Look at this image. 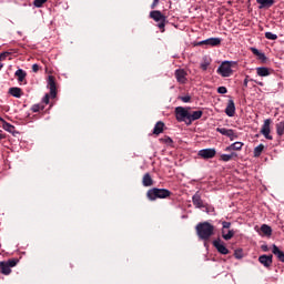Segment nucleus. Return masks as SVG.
Masks as SVG:
<instances>
[{
  "mask_svg": "<svg viewBox=\"0 0 284 284\" xmlns=\"http://www.w3.org/2000/svg\"><path fill=\"white\" fill-rule=\"evenodd\" d=\"M260 230L264 236H272V227L270 225L263 224Z\"/></svg>",
  "mask_w": 284,
  "mask_h": 284,
  "instance_id": "nucleus-28",
  "label": "nucleus"
},
{
  "mask_svg": "<svg viewBox=\"0 0 284 284\" xmlns=\"http://www.w3.org/2000/svg\"><path fill=\"white\" fill-rule=\"evenodd\" d=\"M250 50H251V52H252L255 57H257V55L261 53V51H258V49H256V48H254V47H251Z\"/></svg>",
  "mask_w": 284,
  "mask_h": 284,
  "instance_id": "nucleus-41",
  "label": "nucleus"
},
{
  "mask_svg": "<svg viewBox=\"0 0 284 284\" xmlns=\"http://www.w3.org/2000/svg\"><path fill=\"white\" fill-rule=\"evenodd\" d=\"M272 258H274L273 255H261L258 257V262L261 263V265H263L264 267H272Z\"/></svg>",
  "mask_w": 284,
  "mask_h": 284,
  "instance_id": "nucleus-16",
  "label": "nucleus"
},
{
  "mask_svg": "<svg viewBox=\"0 0 284 284\" xmlns=\"http://www.w3.org/2000/svg\"><path fill=\"white\" fill-rule=\"evenodd\" d=\"M179 99L183 101V103H190V101H192V97L190 95L180 97Z\"/></svg>",
  "mask_w": 284,
  "mask_h": 284,
  "instance_id": "nucleus-36",
  "label": "nucleus"
},
{
  "mask_svg": "<svg viewBox=\"0 0 284 284\" xmlns=\"http://www.w3.org/2000/svg\"><path fill=\"white\" fill-rule=\"evenodd\" d=\"M270 125H272V120L266 119L264 121V124L262 125L261 134H263V136H265L268 141H272V139L274 138L270 135V132H272V129L270 128Z\"/></svg>",
  "mask_w": 284,
  "mask_h": 284,
  "instance_id": "nucleus-7",
  "label": "nucleus"
},
{
  "mask_svg": "<svg viewBox=\"0 0 284 284\" xmlns=\"http://www.w3.org/2000/svg\"><path fill=\"white\" fill-rule=\"evenodd\" d=\"M150 19H153V21H156L158 28L161 30V32H165V22L168 21V18L159 10H153L150 12Z\"/></svg>",
  "mask_w": 284,
  "mask_h": 284,
  "instance_id": "nucleus-4",
  "label": "nucleus"
},
{
  "mask_svg": "<svg viewBox=\"0 0 284 284\" xmlns=\"http://www.w3.org/2000/svg\"><path fill=\"white\" fill-rule=\"evenodd\" d=\"M256 3H258V9L264 10L272 8L274 3H276L274 0H256Z\"/></svg>",
  "mask_w": 284,
  "mask_h": 284,
  "instance_id": "nucleus-17",
  "label": "nucleus"
},
{
  "mask_svg": "<svg viewBox=\"0 0 284 284\" xmlns=\"http://www.w3.org/2000/svg\"><path fill=\"white\" fill-rule=\"evenodd\" d=\"M250 81H254V83H256L257 85H261L262 88H263V85H264L263 82H258V81H256V80H254V79H251Z\"/></svg>",
  "mask_w": 284,
  "mask_h": 284,
  "instance_id": "nucleus-50",
  "label": "nucleus"
},
{
  "mask_svg": "<svg viewBox=\"0 0 284 284\" xmlns=\"http://www.w3.org/2000/svg\"><path fill=\"white\" fill-rule=\"evenodd\" d=\"M14 74L19 83H23V81H26V77H28V73L23 69H18Z\"/></svg>",
  "mask_w": 284,
  "mask_h": 284,
  "instance_id": "nucleus-25",
  "label": "nucleus"
},
{
  "mask_svg": "<svg viewBox=\"0 0 284 284\" xmlns=\"http://www.w3.org/2000/svg\"><path fill=\"white\" fill-rule=\"evenodd\" d=\"M48 85L50 88V94L54 99L57 97V82L53 75H49Z\"/></svg>",
  "mask_w": 284,
  "mask_h": 284,
  "instance_id": "nucleus-15",
  "label": "nucleus"
},
{
  "mask_svg": "<svg viewBox=\"0 0 284 284\" xmlns=\"http://www.w3.org/2000/svg\"><path fill=\"white\" fill-rule=\"evenodd\" d=\"M7 57H10V52L6 51L0 53V61H6Z\"/></svg>",
  "mask_w": 284,
  "mask_h": 284,
  "instance_id": "nucleus-39",
  "label": "nucleus"
},
{
  "mask_svg": "<svg viewBox=\"0 0 284 284\" xmlns=\"http://www.w3.org/2000/svg\"><path fill=\"white\" fill-rule=\"evenodd\" d=\"M213 246L219 252V254L227 255L230 250L225 246V243L221 242V239L213 241Z\"/></svg>",
  "mask_w": 284,
  "mask_h": 284,
  "instance_id": "nucleus-9",
  "label": "nucleus"
},
{
  "mask_svg": "<svg viewBox=\"0 0 284 284\" xmlns=\"http://www.w3.org/2000/svg\"><path fill=\"white\" fill-rule=\"evenodd\" d=\"M175 118H176V121H179V123H185V125H189L190 110L183 106H176Z\"/></svg>",
  "mask_w": 284,
  "mask_h": 284,
  "instance_id": "nucleus-6",
  "label": "nucleus"
},
{
  "mask_svg": "<svg viewBox=\"0 0 284 284\" xmlns=\"http://www.w3.org/2000/svg\"><path fill=\"white\" fill-rule=\"evenodd\" d=\"M1 68H3V64H0V70H1Z\"/></svg>",
  "mask_w": 284,
  "mask_h": 284,
  "instance_id": "nucleus-52",
  "label": "nucleus"
},
{
  "mask_svg": "<svg viewBox=\"0 0 284 284\" xmlns=\"http://www.w3.org/2000/svg\"><path fill=\"white\" fill-rule=\"evenodd\" d=\"M225 114L226 116H234L236 114V104L234 103V100L230 99L227 101Z\"/></svg>",
  "mask_w": 284,
  "mask_h": 284,
  "instance_id": "nucleus-13",
  "label": "nucleus"
},
{
  "mask_svg": "<svg viewBox=\"0 0 284 284\" xmlns=\"http://www.w3.org/2000/svg\"><path fill=\"white\" fill-rule=\"evenodd\" d=\"M232 65H236V62L234 61L222 62L221 65L217 68V74H220L223 78L232 77L234 74V71L232 70Z\"/></svg>",
  "mask_w": 284,
  "mask_h": 284,
  "instance_id": "nucleus-3",
  "label": "nucleus"
},
{
  "mask_svg": "<svg viewBox=\"0 0 284 284\" xmlns=\"http://www.w3.org/2000/svg\"><path fill=\"white\" fill-rule=\"evenodd\" d=\"M7 138L8 136L6 135V133H3V130H0V142L3 141Z\"/></svg>",
  "mask_w": 284,
  "mask_h": 284,
  "instance_id": "nucleus-45",
  "label": "nucleus"
},
{
  "mask_svg": "<svg viewBox=\"0 0 284 284\" xmlns=\"http://www.w3.org/2000/svg\"><path fill=\"white\" fill-rule=\"evenodd\" d=\"M32 72H39V64L32 65Z\"/></svg>",
  "mask_w": 284,
  "mask_h": 284,
  "instance_id": "nucleus-48",
  "label": "nucleus"
},
{
  "mask_svg": "<svg viewBox=\"0 0 284 284\" xmlns=\"http://www.w3.org/2000/svg\"><path fill=\"white\" fill-rule=\"evenodd\" d=\"M261 250H262L263 252H270V247H268L267 245H262V246H261Z\"/></svg>",
  "mask_w": 284,
  "mask_h": 284,
  "instance_id": "nucleus-49",
  "label": "nucleus"
},
{
  "mask_svg": "<svg viewBox=\"0 0 284 284\" xmlns=\"http://www.w3.org/2000/svg\"><path fill=\"white\" fill-rule=\"evenodd\" d=\"M273 70L267 67H258L256 68V74L257 77H270L272 74Z\"/></svg>",
  "mask_w": 284,
  "mask_h": 284,
  "instance_id": "nucleus-18",
  "label": "nucleus"
},
{
  "mask_svg": "<svg viewBox=\"0 0 284 284\" xmlns=\"http://www.w3.org/2000/svg\"><path fill=\"white\" fill-rule=\"evenodd\" d=\"M265 39H268L270 41H276V39H278V36L272 32H265Z\"/></svg>",
  "mask_w": 284,
  "mask_h": 284,
  "instance_id": "nucleus-33",
  "label": "nucleus"
},
{
  "mask_svg": "<svg viewBox=\"0 0 284 284\" xmlns=\"http://www.w3.org/2000/svg\"><path fill=\"white\" fill-rule=\"evenodd\" d=\"M257 59L262 61V63H265V61H267V57H265V53L263 52L258 53Z\"/></svg>",
  "mask_w": 284,
  "mask_h": 284,
  "instance_id": "nucleus-37",
  "label": "nucleus"
},
{
  "mask_svg": "<svg viewBox=\"0 0 284 284\" xmlns=\"http://www.w3.org/2000/svg\"><path fill=\"white\" fill-rule=\"evenodd\" d=\"M217 92H219V94H227V88L220 87V88H217Z\"/></svg>",
  "mask_w": 284,
  "mask_h": 284,
  "instance_id": "nucleus-40",
  "label": "nucleus"
},
{
  "mask_svg": "<svg viewBox=\"0 0 284 284\" xmlns=\"http://www.w3.org/2000/svg\"><path fill=\"white\" fill-rule=\"evenodd\" d=\"M164 128H165V123L161 121L156 122L153 129V134H156L159 136V134H162Z\"/></svg>",
  "mask_w": 284,
  "mask_h": 284,
  "instance_id": "nucleus-27",
  "label": "nucleus"
},
{
  "mask_svg": "<svg viewBox=\"0 0 284 284\" xmlns=\"http://www.w3.org/2000/svg\"><path fill=\"white\" fill-rule=\"evenodd\" d=\"M275 129H276V134H278L280 136H283V134H284V121H281V122L276 123Z\"/></svg>",
  "mask_w": 284,
  "mask_h": 284,
  "instance_id": "nucleus-30",
  "label": "nucleus"
},
{
  "mask_svg": "<svg viewBox=\"0 0 284 284\" xmlns=\"http://www.w3.org/2000/svg\"><path fill=\"white\" fill-rule=\"evenodd\" d=\"M214 225L210 224V222H200L195 226V232L201 241H210L214 236Z\"/></svg>",
  "mask_w": 284,
  "mask_h": 284,
  "instance_id": "nucleus-1",
  "label": "nucleus"
},
{
  "mask_svg": "<svg viewBox=\"0 0 284 284\" xmlns=\"http://www.w3.org/2000/svg\"><path fill=\"white\" fill-rule=\"evenodd\" d=\"M156 6H159V0H153V2L151 4V10H154V8H156Z\"/></svg>",
  "mask_w": 284,
  "mask_h": 284,
  "instance_id": "nucleus-46",
  "label": "nucleus"
},
{
  "mask_svg": "<svg viewBox=\"0 0 284 284\" xmlns=\"http://www.w3.org/2000/svg\"><path fill=\"white\" fill-rule=\"evenodd\" d=\"M44 3H48V0H34L33 1L34 8H43Z\"/></svg>",
  "mask_w": 284,
  "mask_h": 284,
  "instance_id": "nucleus-34",
  "label": "nucleus"
},
{
  "mask_svg": "<svg viewBox=\"0 0 284 284\" xmlns=\"http://www.w3.org/2000/svg\"><path fill=\"white\" fill-rule=\"evenodd\" d=\"M272 252H273L274 256H276L278 258V261H281V263H284V252L281 251V248H278V246L273 244Z\"/></svg>",
  "mask_w": 284,
  "mask_h": 284,
  "instance_id": "nucleus-23",
  "label": "nucleus"
},
{
  "mask_svg": "<svg viewBox=\"0 0 284 284\" xmlns=\"http://www.w3.org/2000/svg\"><path fill=\"white\" fill-rule=\"evenodd\" d=\"M235 234L236 232H234V230H222V239H224V241H232Z\"/></svg>",
  "mask_w": 284,
  "mask_h": 284,
  "instance_id": "nucleus-24",
  "label": "nucleus"
},
{
  "mask_svg": "<svg viewBox=\"0 0 284 284\" xmlns=\"http://www.w3.org/2000/svg\"><path fill=\"white\" fill-rule=\"evenodd\" d=\"M197 155H200L201 159H214L216 156V149L200 150Z\"/></svg>",
  "mask_w": 284,
  "mask_h": 284,
  "instance_id": "nucleus-12",
  "label": "nucleus"
},
{
  "mask_svg": "<svg viewBox=\"0 0 284 284\" xmlns=\"http://www.w3.org/2000/svg\"><path fill=\"white\" fill-rule=\"evenodd\" d=\"M236 156H239V154H236V152H232L231 154H221L220 161L227 163L229 161H232V159H236Z\"/></svg>",
  "mask_w": 284,
  "mask_h": 284,
  "instance_id": "nucleus-26",
  "label": "nucleus"
},
{
  "mask_svg": "<svg viewBox=\"0 0 284 284\" xmlns=\"http://www.w3.org/2000/svg\"><path fill=\"white\" fill-rule=\"evenodd\" d=\"M221 38H209L206 40L200 41L197 45H210L211 48H219L221 45Z\"/></svg>",
  "mask_w": 284,
  "mask_h": 284,
  "instance_id": "nucleus-10",
  "label": "nucleus"
},
{
  "mask_svg": "<svg viewBox=\"0 0 284 284\" xmlns=\"http://www.w3.org/2000/svg\"><path fill=\"white\" fill-rule=\"evenodd\" d=\"M31 110L32 112H41V110H45V106L41 104H33Z\"/></svg>",
  "mask_w": 284,
  "mask_h": 284,
  "instance_id": "nucleus-35",
  "label": "nucleus"
},
{
  "mask_svg": "<svg viewBox=\"0 0 284 284\" xmlns=\"http://www.w3.org/2000/svg\"><path fill=\"white\" fill-rule=\"evenodd\" d=\"M263 150H265V145H263V144L257 145L253 151L254 158L258 159V156H261V154H263Z\"/></svg>",
  "mask_w": 284,
  "mask_h": 284,
  "instance_id": "nucleus-29",
  "label": "nucleus"
},
{
  "mask_svg": "<svg viewBox=\"0 0 284 284\" xmlns=\"http://www.w3.org/2000/svg\"><path fill=\"white\" fill-rule=\"evenodd\" d=\"M232 227V223L231 222H222V230H230Z\"/></svg>",
  "mask_w": 284,
  "mask_h": 284,
  "instance_id": "nucleus-38",
  "label": "nucleus"
},
{
  "mask_svg": "<svg viewBox=\"0 0 284 284\" xmlns=\"http://www.w3.org/2000/svg\"><path fill=\"white\" fill-rule=\"evenodd\" d=\"M192 201H193V205L195 207H205V204H203V200L201 199V194H199V192H196L193 197H192Z\"/></svg>",
  "mask_w": 284,
  "mask_h": 284,
  "instance_id": "nucleus-21",
  "label": "nucleus"
},
{
  "mask_svg": "<svg viewBox=\"0 0 284 284\" xmlns=\"http://www.w3.org/2000/svg\"><path fill=\"white\" fill-rule=\"evenodd\" d=\"M234 256H235V258H243V255H241V252H239V251L234 252Z\"/></svg>",
  "mask_w": 284,
  "mask_h": 284,
  "instance_id": "nucleus-47",
  "label": "nucleus"
},
{
  "mask_svg": "<svg viewBox=\"0 0 284 284\" xmlns=\"http://www.w3.org/2000/svg\"><path fill=\"white\" fill-rule=\"evenodd\" d=\"M175 79L178 83H181V84L187 83V72L184 69L175 70Z\"/></svg>",
  "mask_w": 284,
  "mask_h": 284,
  "instance_id": "nucleus-11",
  "label": "nucleus"
},
{
  "mask_svg": "<svg viewBox=\"0 0 284 284\" xmlns=\"http://www.w3.org/2000/svg\"><path fill=\"white\" fill-rule=\"evenodd\" d=\"M142 185L144 187H152V185H154V180H152V175H150V173H145L143 175Z\"/></svg>",
  "mask_w": 284,
  "mask_h": 284,
  "instance_id": "nucleus-20",
  "label": "nucleus"
},
{
  "mask_svg": "<svg viewBox=\"0 0 284 284\" xmlns=\"http://www.w3.org/2000/svg\"><path fill=\"white\" fill-rule=\"evenodd\" d=\"M170 196H172V192L168 189L153 187L146 192V199H149V201H156V199H170Z\"/></svg>",
  "mask_w": 284,
  "mask_h": 284,
  "instance_id": "nucleus-2",
  "label": "nucleus"
},
{
  "mask_svg": "<svg viewBox=\"0 0 284 284\" xmlns=\"http://www.w3.org/2000/svg\"><path fill=\"white\" fill-rule=\"evenodd\" d=\"M2 128L6 130V132H10V134L14 132V125L10 124L6 120L2 122Z\"/></svg>",
  "mask_w": 284,
  "mask_h": 284,
  "instance_id": "nucleus-31",
  "label": "nucleus"
},
{
  "mask_svg": "<svg viewBox=\"0 0 284 284\" xmlns=\"http://www.w3.org/2000/svg\"><path fill=\"white\" fill-rule=\"evenodd\" d=\"M160 143H165L166 145H172L174 141L170 136H164L160 139Z\"/></svg>",
  "mask_w": 284,
  "mask_h": 284,
  "instance_id": "nucleus-32",
  "label": "nucleus"
},
{
  "mask_svg": "<svg viewBox=\"0 0 284 284\" xmlns=\"http://www.w3.org/2000/svg\"><path fill=\"white\" fill-rule=\"evenodd\" d=\"M9 94L16 99H21L23 97V90H21L19 87H12L9 89Z\"/></svg>",
  "mask_w": 284,
  "mask_h": 284,
  "instance_id": "nucleus-19",
  "label": "nucleus"
},
{
  "mask_svg": "<svg viewBox=\"0 0 284 284\" xmlns=\"http://www.w3.org/2000/svg\"><path fill=\"white\" fill-rule=\"evenodd\" d=\"M203 116V111L197 110V111H190L189 110V125H192L194 121H199Z\"/></svg>",
  "mask_w": 284,
  "mask_h": 284,
  "instance_id": "nucleus-14",
  "label": "nucleus"
},
{
  "mask_svg": "<svg viewBox=\"0 0 284 284\" xmlns=\"http://www.w3.org/2000/svg\"><path fill=\"white\" fill-rule=\"evenodd\" d=\"M6 121L3 118L0 116V123H3Z\"/></svg>",
  "mask_w": 284,
  "mask_h": 284,
  "instance_id": "nucleus-51",
  "label": "nucleus"
},
{
  "mask_svg": "<svg viewBox=\"0 0 284 284\" xmlns=\"http://www.w3.org/2000/svg\"><path fill=\"white\" fill-rule=\"evenodd\" d=\"M42 102L45 103V105H48V103H50V94L47 93L42 99Z\"/></svg>",
  "mask_w": 284,
  "mask_h": 284,
  "instance_id": "nucleus-42",
  "label": "nucleus"
},
{
  "mask_svg": "<svg viewBox=\"0 0 284 284\" xmlns=\"http://www.w3.org/2000/svg\"><path fill=\"white\" fill-rule=\"evenodd\" d=\"M243 150V142H234L225 148V152L241 151Z\"/></svg>",
  "mask_w": 284,
  "mask_h": 284,
  "instance_id": "nucleus-22",
  "label": "nucleus"
},
{
  "mask_svg": "<svg viewBox=\"0 0 284 284\" xmlns=\"http://www.w3.org/2000/svg\"><path fill=\"white\" fill-rule=\"evenodd\" d=\"M216 132H219L223 136H227L230 139V141H234V140L239 139V134H236V132H234V130H232V129L217 128Z\"/></svg>",
  "mask_w": 284,
  "mask_h": 284,
  "instance_id": "nucleus-8",
  "label": "nucleus"
},
{
  "mask_svg": "<svg viewBox=\"0 0 284 284\" xmlns=\"http://www.w3.org/2000/svg\"><path fill=\"white\" fill-rule=\"evenodd\" d=\"M19 263L18 258H10L7 262L2 261L0 262V272L4 276H10L12 274V268L11 267H17V264Z\"/></svg>",
  "mask_w": 284,
  "mask_h": 284,
  "instance_id": "nucleus-5",
  "label": "nucleus"
},
{
  "mask_svg": "<svg viewBox=\"0 0 284 284\" xmlns=\"http://www.w3.org/2000/svg\"><path fill=\"white\" fill-rule=\"evenodd\" d=\"M207 68H210V62H204L201 64V70H203L205 72V70H207Z\"/></svg>",
  "mask_w": 284,
  "mask_h": 284,
  "instance_id": "nucleus-43",
  "label": "nucleus"
},
{
  "mask_svg": "<svg viewBox=\"0 0 284 284\" xmlns=\"http://www.w3.org/2000/svg\"><path fill=\"white\" fill-rule=\"evenodd\" d=\"M247 83H250V75H246L243 82V88H247Z\"/></svg>",
  "mask_w": 284,
  "mask_h": 284,
  "instance_id": "nucleus-44",
  "label": "nucleus"
}]
</instances>
